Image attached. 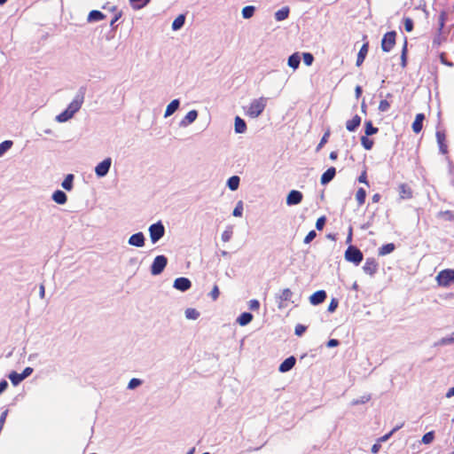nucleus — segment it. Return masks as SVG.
I'll use <instances>...</instances> for the list:
<instances>
[{
	"mask_svg": "<svg viewBox=\"0 0 454 454\" xmlns=\"http://www.w3.org/2000/svg\"><path fill=\"white\" fill-rule=\"evenodd\" d=\"M122 15V12H117L114 16L113 17L112 20L110 21V27L112 29H115L117 26L115 25L116 21L121 19Z\"/></svg>",
	"mask_w": 454,
	"mask_h": 454,
	"instance_id": "60",
	"label": "nucleus"
},
{
	"mask_svg": "<svg viewBox=\"0 0 454 454\" xmlns=\"http://www.w3.org/2000/svg\"><path fill=\"white\" fill-rule=\"evenodd\" d=\"M307 330V326L306 325H303L301 324H298L296 325L295 328H294V333L295 335L297 336H301Z\"/></svg>",
	"mask_w": 454,
	"mask_h": 454,
	"instance_id": "59",
	"label": "nucleus"
},
{
	"mask_svg": "<svg viewBox=\"0 0 454 454\" xmlns=\"http://www.w3.org/2000/svg\"><path fill=\"white\" fill-rule=\"evenodd\" d=\"M243 202L241 200L238 201L236 204V207H234L232 211V215L235 217H241L243 215Z\"/></svg>",
	"mask_w": 454,
	"mask_h": 454,
	"instance_id": "48",
	"label": "nucleus"
},
{
	"mask_svg": "<svg viewBox=\"0 0 454 454\" xmlns=\"http://www.w3.org/2000/svg\"><path fill=\"white\" fill-rule=\"evenodd\" d=\"M239 183H240V178L239 176H231L228 180H227V183H226V185L227 187L234 192L236 190L239 189Z\"/></svg>",
	"mask_w": 454,
	"mask_h": 454,
	"instance_id": "35",
	"label": "nucleus"
},
{
	"mask_svg": "<svg viewBox=\"0 0 454 454\" xmlns=\"http://www.w3.org/2000/svg\"><path fill=\"white\" fill-rule=\"evenodd\" d=\"M407 44H408L407 38L405 37L404 43H403L402 52H401V67L403 68L407 66V51H408Z\"/></svg>",
	"mask_w": 454,
	"mask_h": 454,
	"instance_id": "40",
	"label": "nucleus"
},
{
	"mask_svg": "<svg viewBox=\"0 0 454 454\" xmlns=\"http://www.w3.org/2000/svg\"><path fill=\"white\" fill-rule=\"evenodd\" d=\"M403 426V423L400 424V425H397L395 426L390 432H388L387 434L382 435L381 437L378 438V442H387L394 433H395L396 431H398L400 428H402Z\"/></svg>",
	"mask_w": 454,
	"mask_h": 454,
	"instance_id": "43",
	"label": "nucleus"
},
{
	"mask_svg": "<svg viewBox=\"0 0 454 454\" xmlns=\"http://www.w3.org/2000/svg\"><path fill=\"white\" fill-rule=\"evenodd\" d=\"M86 91L87 88L85 86H81L74 99L68 104L67 107L63 112L56 116L55 120L60 123L70 120L81 109L84 102Z\"/></svg>",
	"mask_w": 454,
	"mask_h": 454,
	"instance_id": "1",
	"label": "nucleus"
},
{
	"mask_svg": "<svg viewBox=\"0 0 454 454\" xmlns=\"http://www.w3.org/2000/svg\"><path fill=\"white\" fill-rule=\"evenodd\" d=\"M326 298H327L326 292L325 290H318V291H316L315 293H313L309 296V300L310 304L317 306V305L323 303Z\"/></svg>",
	"mask_w": 454,
	"mask_h": 454,
	"instance_id": "16",
	"label": "nucleus"
},
{
	"mask_svg": "<svg viewBox=\"0 0 454 454\" xmlns=\"http://www.w3.org/2000/svg\"><path fill=\"white\" fill-rule=\"evenodd\" d=\"M184 314H185V317L187 319H192V320L198 319L200 315V312L196 309H193V308L186 309L184 311Z\"/></svg>",
	"mask_w": 454,
	"mask_h": 454,
	"instance_id": "41",
	"label": "nucleus"
},
{
	"mask_svg": "<svg viewBox=\"0 0 454 454\" xmlns=\"http://www.w3.org/2000/svg\"><path fill=\"white\" fill-rule=\"evenodd\" d=\"M327 218L325 215H322L319 218H317L316 222V229L317 231H322L326 223Z\"/></svg>",
	"mask_w": 454,
	"mask_h": 454,
	"instance_id": "53",
	"label": "nucleus"
},
{
	"mask_svg": "<svg viewBox=\"0 0 454 454\" xmlns=\"http://www.w3.org/2000/svg\"><path fill=\"white\" fill-rule=\"evenodd\" d=\"M290 9L288 6L282 7L274 13V18L277 21H283L289 16Z\"/></svg>",
	"mask_w": 454,
	"mask_h": 454,
	"instance_id": "28",
	"label": "nucleus"
},
{
	"mask_svg": "<svg viewBox=\"0 0 454 454\" xmlns=\"http://www.w3.org/2000/svg\"><path fill=\"white\" fill-rule=\"evenodd\" d=\"M198 117V111L197 110H191L189 111L186 115L180 121L179 126L180 127H186L192 122L195 121V120Z\"/></svg>",
	"mask_w": 454,
	"mask_h": 454,
	"instance_id": "19",
	"label": "nucleus"
},
{
	"mask_svg": "<svg viewBox=\"0 0 454 454\" xmlns=\"http://www.w3.org/2000/svg\"><path fill=\"white\" fill-rule=\"evenodd\" d=\"M438 216L443 218L445 221L454 222V213L450 210L440 211Z\"/></svg>",
	"mask_w": 454,
	"mask_h": 454,
	"instance_id": "46",
	"label": "nucleus"
},
{
	"mask_svg": "<svg viewBox=\"0 0 454 454\" xmlns=\"http://www.w3.org/2000/svg\"><path fill=\"white\" fill-rule=\"evenodd\" d=\"M13 145V141L12 140H4L0 143V158L9 151Z\"/></svg>",
	"mask_w": 454,
	"mask_h": 454,
	"instance_id": "44",
	"label": "nucleus"
},
{
	"mask_svg": "<svg viewBox=\"0 0 454 454\" xmlns=\"http://www.w3.org/2000/svg\"><path fill=\"white\" fill-rule=\"evenodd\" d=\"M440 61H441L442 64H443V65H445L447 67H452L454 66L453 62L449 61V60L446 59L444 52H442L440 54Z\"/></svg>",
	"mask_w": 454,
	"mask_h": 454,
	"instance_id": "63",
	"label": "nucleus"
},
{
	"mask_svg": "<svg viewBox=\"0 0 454 454\" xmlns=\"http://www.w3.org/2000/svg\"><path fill=\"white\" fill-rule=\"evenodd\" d=\"M454 343V332L450 335L442 337L434 343V347L447 346Z\"/></svg>",
	"mask_w": 454,
	"mask_h": 454,
	"instance_id": "33",
	"label": "nucleus"
},
{
	"mask_svg": "<svg viewBox=\"0 0 454 454\" xmlns=\"http://www.w3.org/2000/svg\"><path fill=\"white\" fill-rule=\"evenodd\" d=\"M403 24H404V29L407 32H411L413 30L414 22H413L412 19H411L409 17L404 18Z\"/></svg>",
	"mask_w": 454,
	"mask_h": 454,
	"instance_id": "52",
	"label": "nucleus"
},
{
	"mask_svg": "<svg viewBox=\"0 0 454 454\" xmlns=\"http://www.w3.org/2000/svg\"><path fill=\"white\" fill-rule=\"evenodd\" d=\"M301 63V57L298 52H294L289 56L287 65L294 70L297 69Z\"/></svg>",
	"mask_w": 454,
	"mask_h": 454,
	"instance_id": "29",
	"label": "nucleus"
},
{
	"mask_svg": "<svg viewBox=\"0 0 454 454\" xmlns=\"http://www.w3.org/2000/svg\"><path fill=\"white\" fill-rule=\"evenodd\" d=\"M338 305H339L338 299L334 298V297L332 298L331 301H330V303L328 305L327 311L329 313H333L336 310V309L338 308Z\"/></svg>",
	"mask_w": 454,
	"mask_h": 454,
	"instance_id": "54",
	"label": "nucleus"
},
{
	"mask_svg": "<svg viewBox=\"0 0 454 454\" xmlns=\"http://www.w3.org/2000/svg\"><path fill=\"white\" fill-rule=\"evenodd\" d=\"M51 200L59 205H64L67 201V196L65 192L56 190L51 195Z\"/></svg>",
	"mask_w": 454,
	"mask_h": 454,
	"instance_id": "24",
	"label": "nucleus"
},
{
	"mask_svg": "<svg viewBox=\"0 0 454 454\" xmlns=\"http://www.w3.org/2000/svg\"><path fill=\"white\" fill-rule=\"evenodd\" d=\"M254 316L250 312H242L236 319V323L240 326L247 325L252 322Z\"/></svg>",
	"mask_w": 454,
	"mask_h": 454,
	"instance_id": "25",
	"label": "nucleus"
},
{
	"mask_svg": "<svg viewBox=\"0 0 454 454\" xmlns=\"http://www.w3.org/2000/svg\"><path fill=\"white\" fill-rule=\"evenodd\" d=\"M336 176V168L334 167L328 168L321 176L320 183L322 185L328 184Z\"/></svg>",
	"mask_w": 454,
	"mask_h": 454,
	"instance_id": "18",
	"label": "nucleus"
},
{
	"mask_svg": "<svg viewBox=\"0 0 454 454\" xmlns=\"http://www.w3.org/2000/svg\"><path fill=\"white\" fill-rule=\"evenodd\" d=\"M303 194L297 190H292L288 192L286 196V205L287 206H295L300 204L302 201Z\"/></svg>",
	"mask_w": 454,
	"mask_h": 454,
	"instance_id": "13",
	"label": "nucleus"
},
{
	"mask_svg": "<svg viewBox=\"0 0 454 454\" xmlns=\"http://www.w3.org/2000/svg\"><path fill=\"white\" fill-rule=\"evenodd\" d=\"M8 378L13 386H18L21 381L24 380L21 374L15 371L11 372L8 374Z\"/></svg>",
	"mask_w": 454,
	"mask_h": 454,
	"instance_id": "37",
	"label": "nucleus"
},
{
	"mask_svg": "<svg viewBox=\"0 0 454 454\" xmlns=\"http://www.w3.org/2000/svg\"><path fill=\"white\" fill-rule=\"evenodd\" d=\"M145 238L142 231L132 234L128 240L129 246L142 247L145 246Z\"/></svg>",
	"mask_w": 454,
	"mask_h": 454,
	"instance_id": "14",
	"label": "nucleus"
},
{
	"mask_svg": "<svg viewBox=\"0 0 454 454\" xmlns=\"http://www.w3.org/2000/svg\"><path fill=\"white\" fill-rule=\"evenodd\" d=\"M434 439V431H430V432H427L423 436H422V442L425 443V444H429L431 443Z\"/></svg>",
	"mask_w": 454,
	"mask_h": 454,
	"instance_id": "51",
	"label": "nucleus"
},
{
	"mask_svg": "<svg viewBox=\"0 0 454 454\" xmlns=\"http://www.w3.org/2000/svg\"><path fill=\"white\" fill-rule=\"evenodd\" d=\"M368 50H369V42H365V43H364V44L362 45V47L360 48V50L357 53V58H356V67H360L363 64V62L364 61V59L367 56Z\"/></svg>",
	"mask_w": 454,
	"mask_h": 454,
	"instance_id": "22",
	"label": "nucleus"
},
{
	"mask_svg": "<svg viewBox=\"0 0 454 454\" xmlns=\"http://www.w3.org/2000/svg\"><path fill=\"white\" fill-rule=\"evenodd\" d=\"M294 293L289 288H285L280 294H276V301L278 302V308L283 309L286 307L287 301H292Z\"/></svg>",
	"mask_w": 454,
	"mask_h": 454,
	"instance_id": "8",
	"label": "nucleus"
},
{
	"mask_svg": "<svg viewBox=\"0 0 454 454\" xmlns=\"http://www.w3.org/2000/svg\"><path fill=\"white\" fill-rule=\"evenodd\" d=\"M396 32L395 30L387 32L381 39V50L389 52L395 45Z\"/></svg>",
	"mask_w": 454,
	"mask_h": 454,
	"instance_id": "7",
	"label": "nucleus"
},
{
	"mask_svg": "<svg viewBox=\"0 0 454 454\" xmlns=\"http://www.w3.org/2000/svg\"><path fill=\"white\" fill-rule=\"evenodd\" d=\"M317 237L316 231L312 230L309 231V233L306 235V237L303 239L304 244H309L315 238Z\"/></svg>",
	"mask_w": 454,
	"mask_h": 454,
	"instance_id": "58",
	"label": "nucleus"
},
{
	"mask_svg": "<svg viewBox=\"0 0 454 454\" xmlns=\"http://www.w3.org/2000/svg\"><path fill=\"white\" fill-rule=\"evenodd\" d=\"M330 135H331L330 129H327L324 133L319 144L316 147L317 152H319L322 149V147L328 142V138H329Z\"/></svg>",
	"mask_w": 454,
	"mask_h": 454,
	"instance_id": "47",
	"label": "nucleus"
},
{
	"mask_svg": "<svg viewBox=\"0 0 454 454\" xmlns=\"http://www.w3.org/2000/svg\"><path fill=\"white\" fill-rule=\"evenodd\" d=\"M344 258L347 262L358 266L364 260V254L357 247L349 245L345 251Z\"/></svg>",
	"mask_w": 454,
	"mask_h": 454,
	"instance_id": "3",
	"label": "nucleus"
},
{
	"mask_svg": "<svg viewBox=\"0 0 454 454\" xmlns=\"http://www.w3.org/2000/svg\"><path fill=\"white\" fill-rule=\"evenodd\" d=\"M142 384V380L140 379L133 378L129 380L128 384L129 389H135Z\"/></svg>",
	"mask_w": 454,
	"mask_h": 454,
	"instance_id": "57",
	"label": "nucleus"
},
{
	"mask_svg": "<svg viewBox=\"0 0 454 454\" xmlns=\"http://www.w3.org/2000/svg\"><path fill=\"white\" fill-rule=\"evenodd\" d=\"M447 20V12L444 10H442L439 14V20H438V34L433 39V47H437L441 43V34L444 27L445 21Z\"/></svg>",
	"mask_w": 454,
	"mask_h": 454,
	"instance_id": "11",
	"label": "nucleus"
},
{
	"mask_svg": "<svg viewBox=\"0 0 454 454\" xmlns=\"http://www.w3.org/2000/svg\"><path fill=\"white\" fill-rule=\"evenodd\" d=\"M361 117L358 114H356L351 120H348L346 122V129L349 132H355L361 124Z\"/></svg>",
	"mask_w": 454,
	"mask_h": 454,
	"instance_id": "23",
	"label": "nucleus"
},
{
	"mask_svg": "<svg viewBox=\"0 0 454 454\" xmlns=\"http://www.w3.org/2000/svg\"><path fill=\"white\" fill-rule=\"evenodd\" d=\"M247 130L246 121L239 116H236L234 120V131L237 134H243Z\"/></svg>",
	"mask_w": 454,
	"mask_h": 454,
	"instance_id": "26",
	"label": "nucleus"
},
{
	"mask_svg": "<svg viewBox=\"0 0 454 454\" xmlns=\"http://www.w3.org/2000/svg\"><path fill=\"white\" fill-rule=\"evenodd\" d=\"M436 281L441 286H448L454 283V270L445 269L441 270L436 276Z\"/></svg>",
	"mask_w": 454,
	"mask_h": 454,
	"instance_id": "6",
	"label": "nucleus"
},
{
	"mask_svg": "<svg viewBox=\"0 0 454 454\" xmlns=\"http://www.w3.org/2000/svg\"><path fill=\"white\" fill-rule=\"evenodd\" d=\"M390 107V104L387 99H383L380 102L379 110L380 112H387Z\"/></svg>",
	"mask_w": 454,
	"mask_h": 454,
	"instance_id": "61",
	"label": "nucleus"
},
{
	"mask_svg": "<svg viewBox=\"0 0 454 454\" xmlns=\"http://www.w3.org/2000/svg\"><path fill=\"white\" fill-rule=\"evenodd\" d=\"M173 287L181 292H186L192 287V281L185 277H179L174 280Z\"/></svg>",
	"mask_w": 454,
	"mask_h": 454,
	"instance_id": "12",
	"label": "nucleus"
},
{
	"mask_svg": "<svg viewBox=\"0 0 454 454\" xmlns=\"http://www.w3.org/2000/svg\"><path fill=\"white\" fill-rule=\"evenodd\" d=\"M356 199L359 206L364 205L366 199V191L360 187L356 192Z\"/></svg>",
	"mask_w": 454,
	"mask_h": 454,
	"instance_id": "42",
	"label": "nucleus"
},
{
	"mask_svg": "<svg viewBox=\"0 0 454 454\" xmlns=\"http://www.w3.org/2000/svg\"><path fill=\"white\" fill-rule=\"evenodd\" d=\"M231 237H232V230H231V228H228V229H226V230L222 233V236H221L222 240H223V242H228V241H230V240H231Z\"/></svg>",
	"mask_w": 454,
	"mask_h": 454,
	"instance_id": "56",
	"label": "nucleus"
},
{
	"mask_svg": "<svg viewBox=\"0 0 454 454\" xmlns=\"http://www.w3.org/2000/svg\"><path fill=\"white\" fill-rule=\"evenodd\" d=\"M378 131H379V129L373 126L372 121L371 120H366L364 121V133H365L364 136L370 137V136L377 134Z\"/></svg>",
	"mask_w": 454,
	"mask_h": 454,
	"instance_id": "36",
	"label": "nucleus"
},
{
	"mask_svg": "<svg viewBox=\"0 0 454 454\" xmlns=\"http://www.w3.org/2000/svg\"><path fill=\"white\" fill-rule=\"evenodd\" d=\"M395 249V245L394 243H387V244L381 246L378 249V254L380 256H385V255L389 254L392 252H394Z\"/></svg>",
	"mask_w": 454,
	"mask_h": 454,
	"instance_id": "32",
	"label": "nucleus"
},
{
	"mask_svg": "<svg viewBox=\"0 0 454 454\" xmlns=\"http://www.w3.org/2000/svg\"><path fill=\"white\" fill-rule=\"evenodd\" d=\"M168 264L167 256L160 254L157 255L151 264L150 271L153 276H158L163 272Z\"/></svg>",
	"mask_w": 454,
	"mask_h": 454,
	"instance_id": "5",
	"label": "nucleus"
},
{
	"mask_svg": "<svg viewBox=\"0 0 454 454\" xmlns=\"http://www.w3.org/2000/svg\"><path fill=\"white\" fill-rule=\"evenodd\" d=\"M105 17L106 15L102 12L98 10H92L90 12L87 20L89 22H97L104 20Z\"/></svg>",
	"mask_w": 454,
	"mask_h": 454,
	"instance_id": "31",
	"label": "nucleus"
},
{
	"mask_svg": "<svg viewBox=\"0 0 454 454\" xmlns=\"http://www.w3.org/2000/svg\"><path fill=\"white\" fill-rule=\"evenodd\" d=\"M130 3L131 7L134 10H140L144 7H145L151 0H129Z\"/></svg>",
	"mask_w": 454,
	"mask_h": 454,
	"instance_id": "38",
	"label": "nucleus"
},
{
	"mask_svg": "<svg viewBox=\"0 0 454 454\" xmlns=\"http://www.w3.org/2000/svg\"><path fill=\"white\" fill-rule=\"evenodd\" d=\"M302 59H303V63L306 66L309 67V66H311L313 64L315 58H314L312 53H310V52H304L302 54Z\"/></svg>",
	"mask_w": 454,
	"mask_h": 454,
	"instance_id": "50",
	"label": "nucleus"
},
{
	"mask_svg": "<svg viewBox=\"0 0 454 454\" xmlns=\"http://www.w3.org/2000/svg\"><path fill=\"white\" fill-rule=\"evenodd\" d=\"M149 235L153 244L157 243L165 235V226L161 221H158L149 226Z\"/></svg>",
	"mask_w": 454,
	"mask_h": 454,
	"instance_id": "4",
	"label": "nucleus"
},
{
	"mask_svg": "<svg viewBox=\"0 0 454 454\" xmlns=\"http://www.w3.org/2000/svg\"><path fill=\"white\" fill-rule=\"evenodd\" d=\"M357 181L359 183H363V184H365L366 185H369V182L367 180V173H366V170L364 169L361 175L358 176L357 178Z\"/></svg>",
	"mask_w": 454,
	"mask_h": 454,
	"instance_id": "64",
	"label": "nucleus"
},
{
	"mask_svg": "<svg viewBox=\"0 0 454 454\" xmlns=\"http://www.w3.org/2000/svg\"><path fill=\"white\" fill-rule=\"evenodd\" d=\"M249 309L251 310H257L260 308V302L256 299H252L248 302Z\"/></svg>",
	"mask_w": 454,
	"mask_h": 454,
	"instance_id": "62",
	"label": "nucleus"
},
{
	"mask_svg": "<svg viewBox=\"0 0 454 454\" xmlns=\"http://www.w3.org/2000/svg\"><path fill=\"white\" fill-rule=\"evenodd\" d=\"M254 12H255V7L254 6H253V5H247L241 11L242 17L244 19H246V20L250 19V18H252L254 16Z\"/></svg>",
	"mask_w": 454,
	"mask_h": 454,
	"instance_id": "39",
	"label": "nucleus"
},
{
	"mask_svg": "<svg viewBox=\"0 0 454 454\" xmlns=\"http://www.w3.org/2000/svg\"><path fill=\"white\" fill-rule=\"evenodd\" d=\"M268 98L265 97H260L259 98L253 99L249 106L245 108V114L247 116L254 119L260 116L266 106Z\"/></svg>",
	"mask_w": 454,
	"mask_h": 454,
	"instance_id": "2",
	"label": "nucleus"
},
{
	"mask_svg": "<svg viewBox=\"0 0 454 454\" xmlns=\"http://www.w3.org/2000/svg\"><path fill=\"white\" fill-rule=\"evenodd\" d=\"M219 295H220V291H219V287L216 284H215V286H213V289L211 290V292L208 294V296L213 300V301H216L218 298H219Z\"/></svg>",
	"mask_w": 454,
	"mask_h": 454,
	"instance_id": "55",
	"label": "nucleus"
},
{
	"mask_svg": "<svg viewBox=\"0 0 454 454\" xmlns=\"http://www.w3.org/2000/svg\"><path fill=\"white\" fill-rule=\"evenodd\" d=\"M398 192L401 200H409L412 198V190L407 184H400L398 186Z\"/></svg>",
	"mask_w": 454,
	"mask_h": 454,
	"instance_id": "20",
	"label": "nucleus"
},
{
	"mask_svg": "<svg viewBox=\"0 0 454 454\" xmlns=\"http://www.w3.org/2000/svg\"><path fill=\"white\" fill-rule=\"evenodd\" d=\"M424 120H425L424 114L420 113V114H416L415 120L411 125V129L414 133L419 134L422 130Z\"/></svg>",
	"mask_w": 454,
	"mask_h": 454,
	"instance_id": "21",
	"label": "nucleus"
},
{
	"mask_svg": "<svg viewBox=\"0 0 454 454\" xmlns=\"http://www.w3.org/2000/svg\"><path fill=\"white\" fill-rule=\"evenodd\" d=\"M371 398H372L371 395H363V396H361L359 398L354 399L351 402V404L353 406L359 405V404H364V403H366L367 402H369L371 400Z\"/></svg>",
	"mask_w": 454,
	"mask_h": 454,
	"instance_id": "49",
	"label": "nucleus"
},
{
	"mask_svg": "<svg viewBox=\"0 0 454 454\" xmlns=\"http://www.w3.org/2000/svg\"><path fill=\"white\" fill-rule=\"evenodd\" d=\"M436 140L439 147V152L442 154L448 153V146L446 144V135L444 130H437L436 131Z\"/></svg>",
	"mask_w": 454,
	"mask_h": 454,
	"instance_id": "15",
	"label": "nucleus"
},
{
	"mask_svg": "<svg viewBox=\"0 0 454 454\" xmlns=\"http://www.w3.org/2000/svg\"><path fill=\"white\" fill-rule=\"evenodd\" d=\"M179 106H180V100L179 99H173L168 106H167V108L165 110V114H164V117H168L170 115H172L178 108H179Z\"/></svg>",
	"mask_w": 454,
	"mask_h": 454,
	"instance_id": "27",
	"label": "nucleus"
},
{
	"mask_svg": "<svg viewBox=\"0 0 454 454\" xmlns=\"http://www.w3.org/2000/svg\"><path fill=\"white\" fill-rule=\"evenodd\" d=\"M185 14H179L172 22L171 28L173 31L180 30L185 23Z\"/></svg>",
	"mask_w": 454,
	"mask_h": 454,
	"instance_id": "30",
	"label": "nucleus"
},
{
	"mask_svg": "<svg viewBox=\"0 0 454 454\" xmlns=\"http://www.w3.org/2000/svg\"><path fill=\"white\" fill-rule=\"evenodd\" d=\"M296 364V357L290 356L286 358L278 366V371L282 373L291 371Z\"/></svg>",
	"mask_w": 454,
	"mask_h": 454,
	"instance_id": "17",
	"label": "nucleus"
},
{
	"mask_svg": "<svg viewBox=\"0 0 454 454\" xmlns=\"http://www.w3.org/2000/svg\"><path fill=\"white\" fill-rule=\"evenodd\" d=\"M361 145L365 150L370 151L373 146V141L368 136H362Z\"/></svg>",
	"mask_w": 454,
	"mask_h": 454,
	"instance_id": "45",
	"label": "nucleus"
},
{
	"mask_svg": "<svg viewBox=\"0 0 454 454\" xmlns=\"http://www.w3.org/2000/svg\"><path fill=\"white\" fill-rule=\"evenodd\" d=\"M74 176L73 174H67L65 179L61 183V186L66 191L70 192L74 187Z\"/></svg>",
	"mask_w": 454,
	"mask_h": 454,
	"instance_id": "34",
	"label": "nucleus"
},
{
	"mask_svg": "<svg viewBox=\"0 0 454 454\" xmlns=\"http://www.w3.org/2000/svg\"><path fill=\"white\" fill-rule=\"evenodd\" d=\"M111 165H112V159L111 158H106L105 160H103L101 162H99L96 167H95V174L96 176L98 177V178H102L104 176H106L109 170H110V168H111Z\"/></svg>",
	"mask_w": 454,
	"mask_h": 454,
	"instance_id": "9",
	"label": "nucleus"
},
{
	"mask_svg": "<svg viewBox=\"0 0 454 454\" xmlns=\"http://www.w3.org/2000/svg\"><path fill=\"white\" fill-rule=\"evenodd\" d=\"M365 274L373 277L379 270V263L373 257H368L363 266Z\"/></svg>",
	"mask_w": 454,
	"mask_h": 454,
	"instance_id": "10",
	"label": "nucleus"
}]
</instances>
